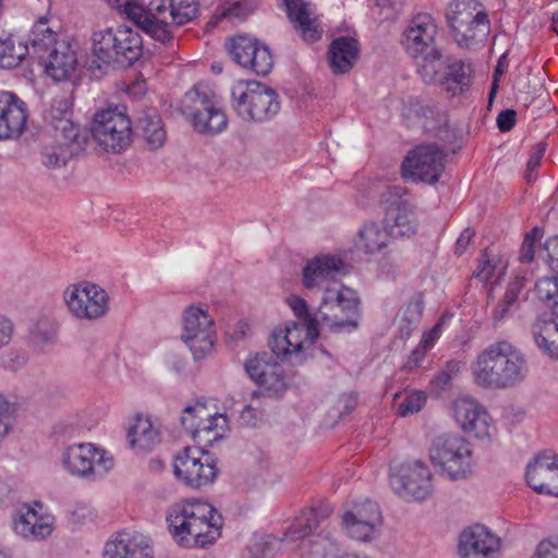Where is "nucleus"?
<instances>
[{"mask_svg": "<svg viewBox=\"0 0 558 558\" xmlns=\"http://www.w3.org/2000/svg\"><path fill=\"white\" fill-rule=\"evenodd\" d=\"M474 383L492 390L513 388L525 380L529 364L523 352L509 341H495L481 351L471 366Z\"/></svg>", "mask_w": 558, "mask_h": 558, "instance_id": "nucleus-1", "label": "nucleus"}, {"mask_svg": "<svg viewBox=\"0 0 558 558\" xmlns=\"http://www.w3.org/2000/svg\"><path fill=\"white\" fill-rule=\"evenodd\" d=\"M173 538L185 547L205 548L221 535L222 515L209 504L183 501L170 507L166 518Z\"/></svg>", "mask_w": 558, "mask_h": 558, "instance_id": "nucleus-2", "label": "nucleus"}, {"mask_svg": "<svg viewBox=\"0 0 558 558\" xmlns=\"http://www.w3.org/2000/svg\"><path fill=\"white\" fill-rule=\"evenodd\" d=\"M92 52V68L101 70L102 65L131 66L143 54L142 36L125 25L107 27L93 34Z\"/></svg>", "mask_w": 558, "mask_h": 558, "instance_id": "nucleus-3", "label": "nucleus"}, {"mask_svg": "<svg viewBox=\"0 0 558 558\" xmlns=\"http://www.w3.org/2000/svg\"><path fill=\"white\" fill-rule=\"evenodd\" d=\"M317 314L319 324L332 332L355 330L360 318V299L356 291L336 282L327 284Z\"/></svg>", "mask_w": 558, "mask_h": 558, "instance_id": "nucleus-4", "label": "nucleus"}, {"mask_svg": "<svg viewBox=\"0 0 558 558\" xmlns=\"http://www.w3.org/2000/svg\"><path fill=\"white\" fill-rule=\"evenodd\" d=\"M446 19L459 47L472 48L484 43L490 32V23L477 0H452Z\"/></svg>", "mask_w": 558, "mask_h": 558, "instance_id": "nucleus-5", "label": "nucleus"}, {"mask_svg": "<svg viewBox=\"0 0 558 558\" xmlns=\"http://www.w3.org/2000/svg\"><path fill=\"white\" fill-rule=\"evenodd\" d=\"M232 108L243 121L264 122L280 110L277 93L257 82H239L231 89Z\"/></svg>", "mask_w": 558, "mask_h": 558, "instance_id": "nucleus-6", "label": "nucleus"}, {"mask_svg": "<svg viewBox=\"0 0 558 558\" xmlns=\"http://www.w3.org/2000/svg\"><path fill=\"white\" fill-rule=\"evenodd\" d=\"M144 2L148 5L147 34L161 43L172 39L173 25H184L194 20L199 12L197 0H144Z\"/></svg>", "mask_w": 558, "mask_h": 558, "instance_id": "nucleus-7", "label": "nucleus"}, {"mask_svg": "<svg viewBox=\"0 0 558 558\" xmlns=\"http://www.w3.org/2000/svg\"><path fill=\"white\" fill-rule=\"evenodd\" d=\"M92 136L107 153L120 154L132 143V122L124 107L98 110L93 118Z\"/></svg>", "mask_w": 558, "mask_h": 558, "instance_id": "nucleus-8", "label": "nucleus"}, {"mask_svg": "<svg viewBox=\"0 0 558 558\" xmlns=\"http://www.w3.org/2000/svg\"><path fill=\"white\" fill-rule=\"evenodd\" d=\"M62 465L72 476L94 482L113 469L114 460L105 449L92 442H81L63 450Z\"/></svg>", "mask_w": 558, "mask_h": 558, "instance_id": "nucleus-9", "label": "nucleus"}, {"mask_svg": "<svg viewBox=\"0 0 558 558\" xmlns=\"http://www.w3.org/2000/svg\"><path fill=\"white\" fill-rule=\"evenodd\" d=\"M429 458L442 474L458 480L465 477L471 470L472 448L461 435L446 434L433 441Z\"/></svg>", "mask_w": 558, "mask_h": 558, "instance_id": "nucleus-10", "label": "nucleus"}, {"mask_svg": "<svg viewBox=\"0 0 558 558\" xmlns=\"http://www.w3.org/2000/svg\"><path fill=\"white\" fill-rule=\"evenodd\" d=\"M183 113L194 130L202 134L220 133L228 124L227 116L215 101L214 95L201 86H194L185 94Z\"/></svg>", "mask_w": 558, "mask_h": 558, "instance_id": "nucleus-11", "label": "nucleus"}, {"mask_svg": "<svg viewBox=\"0 0 558 558\" xmlns=\"http://www.w3.org/2000/svg\"><path fill=\"white\" fill-rule=\"evenodd\" d=\"M181 339L195 360L205 359L213 352L216 341L214 318L199 306L186 307L182 314Z\"/></svg>", "mask_w": 558, "mask_h": 558, "instance_id": "nucleus-12", "label": "nucleus"}, {"mask_svg": "<svg viewBox=\"0 0 558 558\" xmlns=\"http://www.w3.org/2000/svg\"><path fill=\"white\" fill-rule=\"evenodd\" d=\"M63 299L69 312L81 320H97L109 311L108 293L89 281L69 286L63 292Z\"/></svg>", "mask_w": 558, "mask_h": 558, "instance_id": "nucleus-13", "label": "nucleus"}, {"mask_svg": "<svg viewBox=\"0 0 558 558\" xmlns=\"http://www.w3.org/2000/svg\"><path fill=\"white\" fill-rule=\"evenodd\" d=\"M445 169V154L435 145L412 149L401 165L402 177L413 182L435 183Z\"/></svg>", "mask_w": 558, "mask_h": 558, "instance_id": "nucleus-14", "label": "nucleus"}, {"mask_svg": "<svg viewBox=\"0 0 558 558\" xmlns=\"http://www.w3.org/2000/svg\"><path fill=\"white\" fill-rule=\"evenodd\" d=\"M456 422L468 434L478 439H490L495 426L486 408L472 397L457 398L452 403Z\"/></svg>", "mask_w": 558, "mask_h": 558, "instance_id": "nucleus-15", "label": "nucleus"}, {"mask_svg": "<svg viewBox=\"0 0 558 558\" xmlns=\"http://www.w3.org/2000/svg\"><path fill=\"white\" fill-rule=\"evenodd\" d=\"M199 453L198 449L185 448L174 460V474L182 478L185 485L206 486L211 484L217 476V468L214 461L206 456L205 462H203L198 456Z\"/></svg>", "mask_w": 558, "mask_h": 558, "instance_id": "nucleus-16", "label": "nucleus"}, {"mask_svg": "<svg viewBox=\"0 0 558 558\" xmlns=\"http://www.w3.org/2000/svg\"><path fill=\"white\" fill-rule=\"evenodd\" d=\"M438 29L428 14H418L411 20L402 34L401 44L407 53L413 59L424 53L435 52Z\"/></svg>", "mask_w": 558, "mask_h": 558, "instance_id": "nucleus-17", "label": "nucleus"}, {"mask_svg": "<svg viewBox=\"0 0 558 558\" xmlns=\"http://www.w3.org/2000/svg\"><path fill=\"white\" fill-rule=\"evenodd\" d=\"M500 538L482 524L465 527L459 536L461 558H497Z\"/></svg>", "mask_w": 558, "mask_h": 558, "instance_id": "nucleus-18", "label": "nucleus"}, {"mask_svg": "<svg viewBox=\"0 0 558 558\" xmlns=\"http://www.w3.org/2000/svg\"><path fill=\"white\" fill-rule=\"evenodd\" d=\"M247 375L270 396H279L287 388L282 366L266 353L256 354L245 362Z\"/></svg>", "mask_w": 558, "mask_h": 558, "instance_id": "nucleus-19", "label": "nucleus"}, {"mask_svg": "<svg viewBox=\"0 0 558 558\" xmlns=\"http://www.w3.org/2000/svg\"><path fill=\"white\" fill-rule=\"evenodd\" d=\"M27 106L14 93L0 90V141L16 140L26 129Z\"/></svg>", "mask_w": 558, "mask_h": 558, "instance_id": "nucleus-20", "label": "nucleus"}, {"mask_svg": "<svg viewBox=\"0 0 558 558\" xmlns=\"http://www.w3.org/2000/svg\"><path fill=\"white\" fill-rule=\"evenodd\" d=\"M54 519L48 513L24 505L15 513L13 529L16 534L29 541H41L49 537L53 531Z\"/></svg>", "mask_w": 558, "mask_h": 558, "instance_id": "nucleus-21", "label": "nucleus"}, {"mask_svg": "<svg viewBox=\"0 0 558 558\" xmlns=\"http://www.w3.org/2000/svg\"><path fill=\"white\" fill-rule=\"evenodd\" d=\"M524 478L529 488H558V454L536 453L526 464Z\"/></svg>", "mask_w": 558, "mask_h": 558, "instance_id": "nucleus-22", "label": "nucleus"}, {"mask_svg": "<svg viewBox=\"0 0 558 558\" xmlns=\"http://www.w3.org/2000/svg\"><path fill=\"white\" fill-rule=\"evenodd\" d=\"M105 558H154L150 541L141 534L118 533L108 541L104 550Z\"/></svg>", "mask_w": 558, "mask_h": 558, "instance_id": "nucleus-23", "label": "nucleus"}, {"mask_svg": "<svg viewBox=\"0 0 558 558\" xmlns=\"http://www.w3.org/2000/svg\"><path fill=\"white\" fill-rule=\"evenodd\" d=\"M344 262L333 255H322L310 260L303 268V284L306 289L326 288L338 274L344 272Z\"/></svg>", "mask_w": 558, "mask_h": 558, "instance_id": "nucleus-24", "label": "nucleus"}, {"mask_svg": "<svg viewBox=\"0 0 558 558\" xmlns=\"http://www.w3.org/2000/svg\"><path fill=\"white\" fill-rule=\"evenodd\" d=\"M360 58V44L352 36L335 38L327 51V63L336 75L349 73Z\"/></svg>", "mask_w": 558, "mask_h": 558, "instance_id": "nucleus-25", "label": "nucleus"}, {"mask_svg": "<svg viewBox=\"0 0 558 558\" xmlns=\"http://www.w3.org/2000/svg\"><path fill=\"white\" fill-rule=\"evenodd\" d=\"M46 73L54 81L61 82L71 78L76 71L77 58L71 44L60 41L48 50Z\"/></svg>", "mask_w": 558, "mask_h": 558, "instance_id": "nucleus-26", "label": "nucleus"}, {"mask_svg": "<svg viewBox=\"0 0 558 558\" xmlns=\"http://www.w3.org/2000/svg\"><path fill=\"white\" fill-rule=\"evenodd\" d=\"M308 340L305 336V328L302 325L292 323L283 328H276L269 339V348L277 357L286 359L299 353Z\"/></svg>", "mask_w": 558, "mask_h": 558, "instance_id": "nucleus-27", "label": "nucleus"}, {"mask_svg": "<svg viewBox=\"0 0 558 558\" xmlns=\"http://www.w3.org/2000/svg\"><path fill=\"white\" fill-rule=\"evenodd\" d=\"M390 485L392 488H429L433 474L421 461L401 464L391 471Z\"/></svg>", "mask_w": 558, "mask_h": 558, "instance_id": "nucleus-28", "label": "nucleus"}, {"mask_svg": "<svg viewBox=\"0 0 558 558\" xmlns=\"http://www.w3.org/2000/svg\"><path fill=\"white\" fill-rule=\"evenodd\" d=\"M73 101L70 95L61 94L53 97L46 119L60 136L68 141L77 137V128L72 122Z\"/></svg>", "mask_w": 558, "mask_h": 558, "instance_id": "nucleus-29", "label": "nucleus"}, {"mask_svg": "<svg viewBox=\"0 0 558 558\" xmlns=\"http://www.w3.org/2000/svg\"><path fill=\"white\" fill-rule=\"evenodd\" d=\"M136 130L148 149L156 150L163 146L167 134L162 120L155 109L141 113L136 121Z\"/></svg>", "mask_w": 558, "mask_h": 558, "instance_id": "nucleus-30", "label": "nucleus"}, {"mask_svg": "<svg viewBox=\"0 0 558 558\" xmlns=\"http://www.w3.org/2000/svg\"><path fill=\"white\" fill-rule=\"evenodd\" d=\"M289 19L301 33L304 40L316 41L320 38V31L316 19L311 17L307 3L304 0H284Z\"/></svg>", "mask_w": 558, "mask_h": 558, "instance_id": "nucleus-31", "label": "nucleus"}, {"mask_svg": "<svg viewBox=\"0 0 558 558\" xmlns=\"http://www.w3.org/2000/svg\"><path fill=\"white\" fill-rule=\"evenodd\" d=\"M385 223L392 238H410L416 233L418 226L413 205L388 211Z\"/></svg>", "mask_w": 558, "mask_h": 558, "instance_id": "nucleus-32", "label": "nucleus"}, {"mask_svg": "<svg viewBox=\"0 0 558 558\" xmlns=\"http://www.w3.org/2000/svg\"><path fill=\"white\" fill-rule=\"evenodd\" d=\"M130 445L141 450H150L156 444L159 442L160 433L154 426L150 417L137 415L135 422L128 434Z\"/></svg>", "mask_w": 558, "mask_h": 558, "instance_id": "nucleus-33", "label": "nucleus"}, {"mask_svg": "<svg viewBox=\"0 0 558 558\" xmlns=\"http://www.w3.org/2000/svg\"><path fill=\"white\" fill-rule=\"evenodd\" d=\"M417 65V73L427 84H440L445 77L448 60L445 61L439 48L435 52L424 53L414 59Z\"/></svg>", "mask_w": 558, "mask_h": 558, "instance_id": "nucleus-34", "label": "nucleus"}, {"mask_svg": "<svg viewBox=\"0 0 558 558\" xmlns=\"http://www.w3.org/2000/svg\"><path fill=\"white\" fill-rule=\"evenodd\" d=\"M445 73L440 85H444L451 96L463 93L471 84V68L461 60L448 59Z\"/></svg>", "mask_w": 558, "mask_h": 558, "instance_id": "nucleus-35", "label": "nucleus"}, {"mask_svg": "<svg viewBox=\"0 0 558 558\" xmlns=\"http://www.w3.org/2000/svg\"><path fill=\"white\" fill-rule=\"evenodd\" d=\"M72 142L63 138L44 144L39 153L41 165L49 170L64 167L73 155Z\"/></svg>", "mask_w": 558, "mask_h": 558, "instance_id": "nucleus-36", "label": "nucleus"}, {"mask_svg": "<svg viewBox=\"0 0 558 558\" xmlns=\"http://www.w3.org/2000/svg\"><path fill=\"white\" fill-rule=\"evenodd\" d=\"M390 236L387 227L375 222L365 223L359 231L356 245L365 253L374 254L387 246Z\"/></svg>", "mask_w": 558, "mask_h": 558, "instance_id": "nucleus-37", "label": "nucleus"}, {"mask_svg": "<svg viewBox=\"0 0 558 558\" xmlns=\"http://www.w3.org/2000/svg\"><path fill=\"white\" fill-rule=\"evenodd\" d=\"M28 53V47L16 43L11 34L0 33V69H12L20 65Z\"/></svg>", "mask_w": 558, "mask_h": 558, "instance_id": "nucleus-38", "label": "nucleus"}, {"mask_svg": "<svg viewBox=\"0 0 558 558\" xmlns=\"http://www.w3.org/2000/svg\"><path fill=\"white\" fill-rule=\"evenodd\" d=\"M108 4L120 14L125 15L138 28L147 33L148 28V5L142 0H107Z\"/></svg>", "mask_w": 558, "mask_h": 558, "instance_id": "nucleus-39", "label": "nucleus"}, {"mask_svg": "<svg viewBox=\"0 0 558 558\" xmlns=\"http://www.w3.org/2000/svg\"><path fill=\"white\" fill-rule=\"evenodd\" d=\"M288 303L294 315L301 320L299 325L305 328V336L312 344L318 338L319 316L312 314L305 300L292 295L288 299Z\"/></svg>", "mask_w": 558, "mask_h": 558, "instance_id": "nucleus-40", "label": "nucleus"}, {"mask_svg": "<svg viewBox=\"0 0 558 558\" xmlns=\"http://www.w3.org/2000/svg\"><path fill=\"white\" fill-rule=\"evenodd\" d=\"M58 33L49 25L47 16H41L34 24L31 33V45L35 52H47L60 41L57 40Z\"/></svg>", "mask_w": 558, "mask_h": 558, "instance_id": "nucleus-41", "label": "nucleus"}, {"mask_svg": "<svg viewBox=\"0 0 558 558\" xmlns=\"http://www.w3.org/2000/svg\"><path fill=\"white\" fill-rule=\"evenodd\" d=\"M227 417L222 414H211V417L204 423L193 440L201 446H211L215 441L221 439L225 435Z\"/></svg>", "mask_w": 558, "mask_h": 558, "instance_id": "nucleus-42", "label": "nucleus"}, {"mask_svg": "<svg viewBox=\"0 0 558 558\" xmlns=\"http://www.w3.org/2000/svg\"><path fill=\"white\" fill-rule=\"evenodd\" d=\"M336 542L327 537H316L301 544L302 558H335L340 551Z\"/></svg>", "mask_w": 558, "mask_h": 558, "instance_id": "nucleus-43", "label": "nucleus"}, {"mask_svg": "<svg viewBox=\"0 0 558 558\" xmlns=\"http://www.w3.org/2000/svg\"><path fill=\"white\" fill-rule=\"evenodd\" d=\"M210 410L201 402H197L193 405L186 407L182 411L181 415V425L186 429V432L193 438L197 433L198 428L211 417Z\"/></svg>", "mask_w": 558, "mask_h": 558, "instance_id": "nucleus-44", "label": "nucleus"}, {"mask_svg": "<svg viewBox=\"0 0 558 558\" xmlns=\"http://www.w3.org/2000/svg\"><path fill=\"white\" fill-rule=\"evenodd\" d=\"M256 8L253 0H240V1H226L220 4L214 14L215 22L217 23L221 19L229 20H244L246 19Z\"/></svg>", "mask_w": 558, "mask_h": 558, "instance_id": "nucleus-45", "label": "nucleus"}, {"mask_svg": "<svg viewBox=\"0 0 558 558\" xmlns=\"http://www.w3.org/2000/svg\"><path fill=\"white\" fill-rule=\"evenodd\" d=\"M423 295L417 293L411 299L401 314L400 330L403 336H410L413 328L417 326L423 314Z\"/></svg>", "mask_w": 558, "mask_h": 558, "instance_id": "nucleus-46", "label": "nucleus"}, {"mask_svg": "<svg viewBox=\"0 0 558 558\" xmlns=\"http://www.w3.org/2000/svg\"><path fill=\"white\" fill-rule=\"evenodd\" d=\"M380 205L385 209L386 215L388 211L400 210L401 207L412 205L411 197L407 190L402 186L391 185L387 186L380 195Z\"/></svg>", "mask_w": 558, "mask_h": 558, "instance_id": "nucleus-47", "label": "nucleus"}, {"mask_svg": "<svg viewBox=\"0 0 558 558\" xmlns=\"http://www.w3.org/2000/svg\"><path fill=\"white\" fill-rule=\"evenodd\" d=\"M342 526L351 538L359 542H368L373 539L376 530V525L356 520L351 512H345L342 515Z\"/></svg>", "mask_w": 558, "mask_h": 558, "instance_id": "nucleus-48", "label": "nucleus"}, {"mask_svg": "<svg viewBox=\"0 0 558 558\" xmlns=\"http://www.w3.org/2000/svg\"><path fill=\"white\" fill-rule=\"evenodd\" d=\"M315 529H317L315 518L310 517L306 514L305 510H302L301 514L294 519L292 524L283 533L282 541L303 539Z\"/></svg>", "mask_w": 558, "mask_h": 558, "instance_id": "nucleus-49", "label": "nucleus"}, {"mask_svg": "<svg viewBox=\"0 0 558 558\" xmlns=\"http://www.w3.org/2000/svg\"><path fill=\"white\" fill-rule=\"evenodd\" d=\"M272 65L274 60L268 47L256 41L254 52L250 57L246 68L257 75L265 76L270 72Z\"/></svg>", "mask_w": 558, "mask_h": 558, "instance_id": "nucleus-50", "label": "nucleus"}, {"mask_svg": "<svg viewBox=\"0 0 558 558\" xmlns=\"http://www.w3.org/2000/svg\"><path fill=\"white\" fill-rule=\"evenodd\" d=\"M256 41V39L247 36H238L231 39L229 44V53L241 66H247L248 59L254 52Z\"/></svg>", "mask_w": 558, "mask_h": 558, "instance_id": "nucleus-51", "label": "nucleus"}, {"mask_svg": "<svg viewBox=\"0 0 558 558\" xmlns=\"http://www.w3.org/2000/svg\"><path fill=\"white\" fill-rule=\"evenodd\" d=\"M535 291L537 298L551 310L558 304V276L541 278L535 283Z\"/></svg>", "mask_w": 558, "mask_h": 558, "instance_id": "nucleus-52", "label": "nucleus"}, {"mask_svg": "<svg viewBox=\"0 0 558 558\" xmlns=\"http://www.w3.org/2000/svg\"><path fill=\"white\" fill-rule=\"evenodd\" d=\"M426 398L422 391H411L397 404L399 416H408L417 413L425 404Z\"/></svg>", "mask_w": 558, "mask_h": 558, "instance_id": "nucleus-53", "label": "nucleus"}, {"mask_svg": "<svg viewBox=\"0 0 558 558\" xmlns=\"http://www.w3.org/2000/svg\"><path fill=\"white\" fill-rule=\"evenodd\" d=\"M356 520L379 525L381 523V514L379 507L376 502L365 500L361 505L355 506L353 511H350Z\"/></svg>", "mask_w": 558, "mask_h": 558, "instance_id": "nucleus-54", "label": "nucleus"}, {"mask_svg": "<svg viewBox=\"0 0 558 558\" xmlns=\"http://www.w3.org/2000/svg\"><path fill=\"white\" fill-rule=\"evenodd\" d=\"M543 232L539 228H533L525 234L521 250L519 253V260L522 264H530L534 260L536 244L541 241Z\"/></svg>", "mask_w": 558, "mask_h": 558, "instance_id": "nucleus-55", "label": "nucleus"}, {"mask_svg": "<svg viewBox=\"0 0 558 558\" xmlns=\"http://www.w3.org/2000/svg\"><path fill=\"white\" fill-rule=\"evenodd\" d=\"M56 331L50 320L39 319L31 327L32 341L37 345L51 342L54 339Z\"/></svg>", "mask_w": 558, "mask_h": 558, "instance_id": "nucleus-56", "label": "nucleus"}, {"mask_svg": "<svg viewBox=\"0 0 558 558\" xmlns=\"http://www.w3.org/2000/svg\"><path fill=\"white\" fill-rule=\"evenodd\" d=\"M499 264V258L495 255H490L485 251L478 258V265L475 276L480 278L484 283L489 282L496 271Z\"/></svg>", "mask_w": 558, "mask_h": 558, "instance_id": "nucleus-57", "label": "nucleus"}, {"mask_svg": "<svg viewBox=\"0 0 558 558\" xmlns=\"http://www.w3.org/2000/svg\"><path fill=\"white\" fill-rule=\"evenodd\" d=\"M282 542V537L268 534L255 541L250 546V550L258 558H267L271 555L272 548Z\"/></svg>", "mask_w": 558, "mask_h": 558, "instance_id": "nucleus-58", "label": "nucleus"}, {"mask_svg": "<svg viewBox=\"0 0 558 558\" xmlns=\"http://www.w3.org/2000/svg\"><path fill=\"white\" fill-rule=\"evenodd\" d=\"M14 412V403L10 402L0 393V438L4 437L9 433L12 426Z\"/></svg>", "mask_w": 558, "mask_h": 558, "instance_id": "nucleus-59", "label": "nucleus"}, {"mask_svg": "<svg viewBox=\"0 0 558 558\" xmlns=\"http://www.w3.org/2000/svg\"><path fill=\"white\" fill-rule=\"evenodd\" d=\"M546 150V144L544 142H539L533 146L530 158L526 162V173L525 178L529 182L533 181L535 177L533 172L537 170L541 165L542 158Z\"/></svg>", "mask_w": 558, "mask_h": 558, "instance_id": "nucleus-60", "label": "nucleus"}, {"mask_svg": "<svg viewBox=\"0 0 558 558\" xmlns=\"http://www.w3.org/2000/svg\"><path fill=\"white\" fill-rule=\"evenodd\" d=\"M532 558H558V536L541 541Z\"/></svg>", "mask_w": 558, "mask_h": 558, "instance_id": "nucleus-61", "label": "nucleus"}, {"mask_svg": "<svg viewBox=\"0 0 558 558\" xmlns=\"http://www.w3.org/2000/svg\"><path fill=\"white\" fill-rule=\"evenodd\" d=\"M460 371V363L456 361H451L446 364L445 368L435 377L434 383L436 387L441 390H445L453 379V377Z\"/></svg>", "mask_w": 558, "mask_h": 558, "instance_id": "nucleus-62", "label": "nucleus"}, {"mask_svg": "<svg viewBox=\"0 0 558 558\" xmlns=\"http://www.w3.org/2000/svg\"><path fill=\"white\" fill-rule=\"evenodd\" d=\"M93 510L88 506H76L68 514V522L73 527H78L93 521Z\"/></svg>", "mask_w": 558, "mask_h": 558, "instance_id": "nucleus-63", "label": "nucleus"}, {"mask_svg": "<svg viewBox=\"0 0 558 558\" xmlns=\"http://www.w3.org/2000/svg\"><path fill=\"white\" fill-rule=\"evenodd\" d=\"M546 251L545 262L549 269L558 276V236H551L544 244Z\"/></svg>", "mask_w": 558, "mask_h": 558, "instance_id": "nucleus-64", "label": "nucleus"}]
</instances>
